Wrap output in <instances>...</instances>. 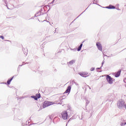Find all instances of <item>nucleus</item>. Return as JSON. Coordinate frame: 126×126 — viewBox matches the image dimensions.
Returning a JSON list of instances; mask_svg holds the SVG:
<instances>
[{
	"mask_svg": "<svg viewBox=\"0 0 126 126\" xmlns=\"http://www.w3.org/2000/svg\"><path fill=\"white\" fill-rule=\"evenodd\" d=\"M41 97V95H39V96H38V98H40Z\"/></svg>",
	"mask_w": 126,
	"mask_h": 126,
	"instance_id": "22",
	"label": "nucleus"
},
{
	"mask_svg": "<svg viewBox=\"0 0 126 126\" xmlns=\"http://www.w3.org/2000/svg\"><path fill=\"white\" fill-rule=\"evenodd\" d=\"M96 45L98 50H99V51L102 52V51H103V49L102 47V44H101V43H100L99 42H97Z\"/></svg>",
	"mask_w": 126,
	"mask_h": 126,
	"instance_id": "6",
	"label": "nucleus"
},
{
	"mask_svg": "<svg viewBox=\"0 0 126 126\" xmlns=\"http://www.w3.org/2000/svg\"><path fill=\"white\" fill-rule=\"evenodd\" d=\"M106 79L107 82L109 84H113V78L111 77L110 76H109V75H107L106 76Z\"/></svg>",
	"mask_w": 126,
	"mask_h": 126,
	"instance_id": "3",
	"label": "nucleus"
},
{
	"mask_svg": "<svg viewBox=\"0 0 126 126\" xmlns=\"http://www.w3.org/2000/svg\"><path fill=\"white\" fill-rule=\"evenodd\" d=\"M94 70H95V68H94V67H92V68H91V71H94Z\"/></svg>",
	"mask_w": 126,
	"mask_h": 126,
	"instance_id": "16",
	"label": "nucleus"
},
{
	"mask_svg": "<svg viewBox=\"0 0 126 126\" xmlns=\"http://www.w3.org/2000/svg\"><path fill=\"white\" fill-rule=\"evenodd\" d=\"M72 83H74V84H75V85H76L77 86H78L79 85L78 83L75 82V81H72Z\"/></svg>",
	"mask_w": 126,
	"mask_h": 126,
	"instance_id": "14",
	"label": "nucleus"
},
{
	"mask_svg": "<svg viewBox=\"0 0 126 126\" xmlns=\"http://www.w3.org/2000/svg\"><path fill=\"white\" fill-rule=\"evenodd\" d=\"M23 64H24V62L23 63Z\"/></svg>",
	"mask_w": 126,
	"mask_h": 126,
	"instance_id": "29",
	"label": "nucleus"
},
{
	"mask_svg": "<svg viewBox=\"0 0 126 126\" xmlns=\"http://www.w3.org/2000/svg\"><path fill=\"white\" fill-rule=\"evenodd\" d=\"M51 105H53V103L50 101H45L43 104V108H47V107H49V106H51Z\"/></svg>",
	"mask_w": 126,
	"mask_h": 126,
	"instance_id": "4",
	"label": "nucleus"
},
{
	"mask_svg": "<svg viewBox=\"0 0 126 126\" xmlns=\"http://www.w3.org/2000/svg\"><path fill=\"white\" fill-rule=\"evenodd\" d=\"M79 74L82 76L83 77H87V76H89V74L87 73V72H83L81 73H79Z\"/></svg>",
	"mask_w": 126,
	"mask_h": 126,
	"instance_id": "5",
	"label": "nucleus"
},
{
	"mask_svg": "<svg viewBox=\"0 0 126 126\" xmlns=\"http://www.w3.org/2000/svg\"><path fill=\"white\" fill-rule=\"evenodd\" d=\"M85 10H85V11H85Z\"/></svg>",
	"mask_w": 126,
	"mask_h": 126,
	"instance_id": "33",
	"label": "nucleus"
},
{
	"mask_svg": "<svg viewBox=\"0 0 126 126\" xmlns=\"http://www.w3.org/2000/svg\"><path fill=\"white\" fill-rule=\"evenodd\" d=\"M105 8H108V9H115V8H116V7L110 4L108 6L105 7Z\"/></svg>",
	"mask_w": 126,
	"mask_h": 126,
	"instance_id": "9",
	"label": "nucleus"
},
{
	"mask_svg": "<svg viewBox=\"0 0 126 126\" xmlns=\"http://www.w3.org/2000/svg\"><path fill=\"white\" fill-rule=\"evenodd\" d=\"M13 79V77H12L11 79H9L7 80V84H8V85H9V84H10V83L11 82V81H12Z\"/></svg>",
	"mask_w": 126,
	"mask_h": 126,
	"instance_id": "11",
	"label": "nucleus"
},
{
	"mask_svg": "<svg viewBox=\"0 0 126 126\" xmlns=\"http://www.w3.org/2000/svg\"><path fill=\"white\" fill-rule=\"evenodd\" d=\"M4 2H6V0H4Z\"/></svg>",
	"mask_w": 126,
	"mask_h": 126,
	"instance_id": "25",
	"label": "nucleus"
},
{
	"mask_svg": "<svg viewBox=\"0 0 126 126\" xmlns=\"http://www.w3.org/2000/svg\"><path fill=\"white\" fill-rule=\"evenodd\" d=\"M125 104V101L123 100H120L117 103V106L119 108H123V107L125 108V106H126V104Z\"/></svg>",
	"mask_w": 126,
	"mask_h": 126,
	"instance_id": "1",
	"label": "nucleus"
},
{
	"mask_svg": "<svg viewBox=\"0 0 126 126\" xmlns=\"http://www.w3.org/2000/svg\"><path fill=\"white\" fill-rule=\"evenodd\" d=\"M35 16H36V15H35Z\"/></svg>",
	"mask_w": 126,
	"mask_h": 126,
	"instance_id": "31",
	"label": "nucleus"
},
{
	"mask_svg": "<svg viewBox=\"0 0 126 126\" xmlns=\"http://www.w3.org/2000/svg\"><path fill=\"white\" fill-rule=\"evenodd\" d=\"M82 46H83V44L82 43L80 44L79 47L78 48L77 51L78 52H79L81 50V48H82Z\"/></svg>",
	"mask_w": 126,
	"mask_h": 126,
	"instance_id": "13",
	"label": "nucleus"
},
{
	"mask_svg": "<svg viewBox=\"0 0 126 126\" xmlns=\"http://www.w3.org/2000/svg\"><path fill=\"white\" fill-rule=\"evenodd\" d=\"M85 10H85V11H85Z\"/></svg>",
	"mask_w": 126,
	"mask_h": 126,
	"instance_id": "32",
	"label": "nucleus"
},
{
	"mask_svg": "<svg viewBox=\"0 0 126 126\" xmlns=\"http://www.w3.org/2000/svg\"><path fill=\"white\" fill-rule=\"evenodd\" d=\"M61 117L63 120H67V111H63L61 113Z\"/></svg>",
	"mask_w": 126,
	"mask_h": 126,
	"instance_id": "2",
	"label": "nucleus"
},
{
	"mask_svg": "<svg viewBox=\"0 0 126 126\" xmlns=\"http://www.w3.org/2000/svg\"><path fill=\"white\" fill-rule=\"evenodd\" d=\"M103 64H104V61H103V63H102V65H101V66H103Z\"/></svg>",
	"mask_w": 126,
	"mask_h": 126,
	"instance_id": "20",
	"label": "nucleus"
},
{
	"mask_svg": "<svg viewBox=\"0 0 126 126\" xmlns=\"http://www.w3.org/2000/svg\"><path fill=\"white\" fill-rule=\"evenodd\" d=\"M32 98H33L34 100H38V97H36L35 96H32Z\"/></svg>",
	"mask_w": 126,
	"mask_h": 126,
	"instance_id": "15",
	"label": "nucleus"
},
{
	"mask_svg": "<svg viewBox=\"0 0 126 126\" xmlns=\"http://www.w3.org/2000/svg\"><path fill=\"white\" fill-rule=\"evenodd\" d=\"M89 89H91V88H90V87H89Z\"/></svg>",
	"mask_w": 126,
	"mask_h": 126,
	"instance_id": "28",
	"label": "nucleus"
},
{
	"mask_svg": "<svg viewBox=\"0 0 126 126\" xmlns=\"http://www.w3.org/2000/svg\"><path fill=\"white\" fill-rule=\"evenodd\" d=\"M100 68H101V67L100 68H97V69H100Z\"/></svg>",
	"mask_w": 126,
	"mask_h": 126,
	"instance_id": "26",
	"label": "nucleus"
},
{
	"mask_svg": "<svg viewBox=\"0 0 126 126\" xmlns=\"http://www.w3.org/2000/svg\"><path fill=\"white\" fill-rule=\"evenodd\" d=\"M121 72H122V71L120 70L118 71L115 72L114 73V75L115 76V77H119L120 75H121Z\"/></svg>",
	"mask_w": 126,
	"mask_h": 126,
	"instance_id": "7",
	"label": "nucleus"
},
{
	"mask_svg": "<svg viewBox=\"0 0 126 126\" xmlns=\"http://www.w3.org/2000/svg\"><path fill=\"white\" fill-rule=\"evenodd\" d=\"M85 10H85V11H85Z\"/></svg>",
	"mask_w": 126,
	"mask_h": 126,
	"instance_id": "34",
	"label": "nucleus"
},
{
	"mask_svg": "<svg viewBox=\"0 0 126 126\" xmlns=\"http://www.w3.org/2000/svg\"><path fill=\"white\" fill-rule=\"evenodd\" d=\"M71 90V87H70V86H68L66 90L65 91V92L64 93V94H66V93H68V94H69V93H70V90Z\"/></svg>",
	"mask_w": 126,
	"mask_h": 126,
	"instance_id": "8",
	"label": "nucleus"
},
{
	"mask_svg": "<svg viewBox=\"0 0 126 126\" xmlns=\"http://www.w3.org/2000/svg\"><path fill=\"white\" fill-rule=\"evenodd\" d=\"M54 1H55V0H53L52 2H54Z\"/></svg>",
	"mask_w": 126,
	"mask_h": 126,
	"instance_id": "23",
	"label": "nucleus"
},
{
	"mask_svg": "<svg viewBox=\"0 0 126 126\" xmlns=\"http://www.w3.org/2000/svg\"><path fill=\"white\" fill-rule=\"evenodd\" d=\"M7 8H8V9H9V8H8V7H7Z\"/></svg>",
	"mask_w": 126,
	"mask_h": 126,
	"instance_id": "30",
	"label": "nucleus"
},
{
	"mask_svg": "<svg viewBox=\"0 0 126 126\" xmlns=\"http://www.w3.org/2000/svg\"><path fill=\"white\" fill-rule=\"evenodd\" d=\"M98 0H94V3H95V2H98V1H97Z\"/></svg>",
	"mask_w": 126,
	"mask_h": 126,
	"instance_id": "19",
	"label": "nucleus"
},
{
	"mask_svg": "<svg viewBox=\"0 0 126 126\" xmlns=\"http://www.w3.org/2000/svg\"><path fill=\"white\" fill-rule=\"evenodd\" d=\"M126 124H125V123H121V124H120V125H121V126H126Z\"/></svg>",
	"mask_w": 126,
	"mask_h": 126,
	"instance_id": "17",
	"label": "nucleus"
},
{
	"mask_svg": "<svg viewBox=\"0 0 126 126\" xmlns=\"http://www.w3.org/2000/svg\"><path fill=\"white\" fill-rule=\"evenodd\" d=\"M54 117H55V115L54 114H52L51 115L48 116V118L50 119V121H52V119H54Z\"/></svg>",
	"mask_w": 126,
	"mask_h": 126,
	"instance_id": "12",
	"label": "nucleus"
},
{
	"mask_svg": "<svg viewBox=\"0 0 126 126\" xmlns=\"http://www.w3.org/2000/svg\"><path fill=\"white\" fill-rule=\"evenodd\" d=\"M0 38H1V39H2V40H3V39H4V37H3V36H2V35H0Z\"/></svg>",
	"mask_w": 126,
	"mask_h": 126,
	"instance_id": "18",
	"label": "nucleus"
},
{
	"mask_svg": "<svg viewBox=\"0 0 126 126\" xmlns=\"http://www.w3.org/2000/svg\"><path fill=\"white\" fill-rule=\"evenodd\" d=\"M25 55H26V54H27V52L24 53Z\"/></svg>",
	"mask_w": 126,
	"mask_h": 126,
	"instance_id": "24",
	"label": "nucleus"
},
{
	"mask_svg": "<svg viewBox=\"0 0 126 126\" xmlns=\"http://www.w3.org/2000/svg\"><path fill=\"white\" fill-rule=\"evenodd\" d=\"M5 41H8V42L9 41V40H6Z\"/></svg>",
	"mask_w": 126,
	"mask_h": 126,
	"instance_id": "27",
	"label": "nucleus"
},
{
	"mask_svg": "<svg viewBox=\"0 0 126 126\" xmlns=\"http://www.w3.org/2000/svg\"><path fill=\"white\" fill-rule=\"evenodd\" d=\"M86 103H87V104H89V101H87Z\"/></svg>",
	"mask_w": 126,
	"mask_h": 126,
	"instance_id": "21",
	"label": "nucleus"
},
{
	"mask_svg": "<svg viewBox=\"0 0 126 126\" xmlns=\"http://www.w3.org/2000/svg\"><path fill=\"white\" fill-rule=\"evenodd\" d=\"M75 63V60H71L69 62V63H68V65H72V64H73Z\"/></svg>",
	"mask_w": 126,
	"mask_h": 126,
	"instance_id": "10",
	"label": "nucleus"
}]
</instances>
